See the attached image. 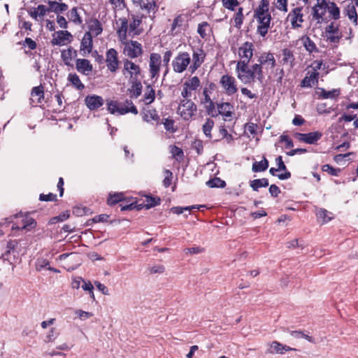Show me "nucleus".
<instances>
[{"instance_id":"nucleus-1","label":"nucleus","mask_w":358,"mask_h":358,"mask_svg":"<svg viewBox=\"0 0 358 358\" xmlns=\"http://www.w3.org/2000/svg\"><path fill=\"white\" fill-rule=\"evenodd\" d=\"M238 78L244 84H250L255 80L262 82L264 74L261 64H255L250 67L244 62H238L236 67Z\"/></svg>"},{"instance_id":"nucleus-2","label":"nucleus","mask_w":358,"mask_h":358,"mask_svg":"<svg viewBox=\"0 0 358 358\" xmlns=\"http://www.w3.org/2000/svg\"><path fill=\"white\" fill-rule=\"evenodd\" d=\"M108 110L111 114L124 115L128 113L138 114V109L131 100L127 99L124 102L110 101L108 103Z\"/></svg>"},{"instance_id":"nucleus-3","label":"nucleus","mask_w":358,"mask_h":358,"mask_svg":"<svg viewBox=\"0 0 358 358\" xmlns=\"http://www.w3.org/2000/svg\"><path fill=\"white\" fill-rule=\"evenodd\" d=\"M191 57L187 52H180L172 61V67L174 72L183 73L190 66Z\"/></svg>"},{"instance_id":"nucleus-4","label":"nucleus","mask_w":358,"mask_h":358,"mask_svg":"<svg viewBox=\"0 0 358 358\" xmlns=\"http://www.w3.org/2000/svg\"><path fill=\"white\" fill-rule=\"evenodd\" d=\"M196 106L190 99H182L178 107L177 113L185 120H189L196 111Z\"/></svg>"},{"instance_id":"nucleus-5","label":"nucleus","mask_w":358,"mask_h":358,"mask_svg":"<svg viewBox=\"0 0 358 358\" xmlns=\"http://www.w3.org/2000/svg\"><path fill=\"white\" fill-rule=\"evenodd\" d=\"M123 76L129 79V81L138 79L141 76V68L134 62L126 59L123 61Z\"/></svg>"},{"instance_id":"nucleus-6","label":"nucleus","mask_w":358,"mask_h":358,"mask_svg":"<svg viewBox=\"0 0 358 358\" xmlns=\"http://www.w3.org/2000/svg\"><path fill=\"white\" fill-rule=\"evenodd\" d=\"M316 4L312 8L313 19L320 24L324 20V16L327 11V0H316Z\"/></svg>"},{"instance_id":"nucleus-7","label":"nucleus","mask_w":358,"mask_h":358,"mask_svg":"<svg viewBox=\"0 0 358 358\" xmlns=\"http://www.w3.org/2000/svg\"><path fill=\"white\" fill-rule=\"evenodd\" d=\"M124 47L123 52L125 55L131 58H136L143 53L142 45L137 41H130L124 43Z\"/></svg>"},{"instance_id":"nucleus-8","label":"nucleus","mask_w":358,"mask_h":358,"mask_svg":"<svg viewBox=\"0 0 358 358\" xmlns=\"http://www.w3.org/2000/svg\"><path fill=\"white\" fill-rule=\"evenodd\" d=\"M206 58V53L202 49L196 48L193 50L192 58L191 59L190 66L189 71L193 73H194L204 62Z\"/></svg>"},{"instance_id":"nucleus-9","label":"nucleus","mask_w":358,"mask_h":358,"mask_svg":"<svg viewBox=\"0 0 358 358\" xmlns=\"http://www.w3.org/2000/svg\"><path fill=\"white\" fill-rule=\"evenodd\" d=\"M220 85L225 94L229 96L234 94L238 91L236 79L231 76H222L220 80Z\"/></svg>"},{"instance_id":"nucleus-10","label":"nucleus","mask_w":358,"mask_h":358,"mask_svg":"<svg viewBox=\"0 0 358 358\" xmlns=\"http://www.w3.org/2000/svg\"><path fill=\"white\" fill-rule=\"evenodd\" d=\"M287 20L290 22L293 29L301 27L303 22V8L296 7L293 8L287 15Z\"/></svg>"},{"instance_id":"nucleus-11","label":"nucleus","mask_w":358,"mask_h":358,"mask_svg":"<svg viewBox=\"0 0 358 358\" xmlns=\"http://www.w3.org/2000/svg\"><path fill=\"white\" fill-rule=\"evenodd\" d=\"M72 35L68 31H59L53 34L51 43L53 45H64L71 41Z\"/></svg>"},{"instance_id":"nucleus-12","label":"nucleus","mask_w":358,"mask_h":358,"mask_svg":"<svg viewBox=\"0 0 358 358\" xmlns=\"http://www.w3.org/2000/svg\"><path fill=\"white\" fill-rule=\"evenodd\" d=\"M253 48L254 45L252 43H244L238 48V55L241 59L239 62H244L245 64H249L250 60L253 55Z\"/></svg>"},{"instance_id":"nucleus-13","label":"nucleus","mask_w":358,"mask_h":358,"mask_svg":"<svg viewBox=\"0 0 358 358\" xmlns=\"http://www.w3.org/2000/svg\"><path fill=\"white\" fill-rule=\"evenodd\" d=\"M295 138L299 141L308 144H315L322 136L320 131L310 132L308 134L296 133Z\"/></svg>"},{"instance_id":"nucleus-14","label":"nucleus","mask_w":358,"mask_h":358,"mask_svg":"<svg viewBox=\"0 0 358 358\" xmlns=\"http://www.w3.org/2000/svg\"><path fill=\"white\" fill-rule=\"evenodd\" d=\"M162 62V57L160 55L157 53H152L150 57V76L157 78L160 70V66Z\"/></svg>"},{"instance_id":"nucleus-15","label":"nucleus","mask_w":358,"mask_h":358,"mask_svg":"<svg viewBox=\"0 0 358 358\" xmlns=\"http://www.w3.org/2000/svg\"><path fill=\"white\" fill-rule=\"evenodd\" d=\"M106 66L108 69L114 73L116 72L118 69V58H117V52L113 49L110 48L106 52Z\"/></svg>"},{"instance_id":"nucleus-16","label":"nucleus","mask_w":358,"mask_h":358,"mask_svg":"<svg viewBox=\"0 0 358 358\" xmlns=\"http://www.w3.org/2000/svg\"><path fill=\"white\" fill-rule=\"evenodd\" d=\"M17 217H22V224L18 225L17 224H13L12 229H24L27 231H30L31 229L36 227V222L32 217L27 215H17Z\"/></svg>"},{"instance_id":"nucleus-17","label":"nucleus","mask_w":358,"mask_h":358,"mask_svg":"<svg viewBox=\"0 0 358 358\" xmlns=\"http://www.w3.org/2000/svg\"><path fill=\"white\" fill-rule=\"evenodd\" d=\"M92 36L90 33H85L81 40L80 51L83 56H87L92 52Z\"/></svg>"},{"instance_id":"nucleus-18","label":"nucleus","mask_w":358,"mask_h":358,"mask_svg":"<svg viewBox=\"0 0 358 358\" xmlns=\"http://www.w3.org/2000/svg\"><path fill=\"white\" fill-rule=\"evenodd\" d=\"M269 2L268 0H261L260 4L255 10L254 17L257 20H260L262 17L271 18L270 13L268 11Z\"/></svg>"},{"instance_id":"nucleus-19","label":"nucleus","mask_w":358,"mask_h":358,"mask_svg":"<svg viewBox=\"0 0 358 358\" xmlns=\"http://www.w3.org/2000/svg\"><path fill=\"white\" fill-rule=\"evenodd\" d=\"M85 103L90 110H93L103 106V99L98 95H88L85 99Z\"/></svg>"},{"instance_id":"nucleus-20","label":"nucleus","mask_w":358,"mask_h":358,"mask_svg":"<svg viewBox=\"0 0 358 358\" xmlns=\"http://www.w3.org/2000/svg\"><path fill=\"white\" fill-rule=\"evenodd\" d=\"M326 33L327 34V39L334 43H338L342 37L338 27L335 26L333 22L326 27Z\"/></svg>"},{"instance_id":"nucleus-21","label":"nucleus","mask_w":358,"mask_h":358,"mask_svg":"<svg viewBox=\"0 0 358 358\" xmlns=\"http://www.w3.org/2000/svg\"><path fill=\"white\" fill-rule=\"evenodd\" d=\"M77 71L84 75H89L93 70V66L90 61L86 59H78L76 62Z\"/></svg>"},{"instance_id":"nucleus-22","label":"nucleus","mask_w":358,"mask_h":358,"mask_svg":"<svg viewBox=\"0 0 358 358\" xmlns=\"http://www.w3.org/2000/svg\"><path fill=\"white\" fill-rule=\"evenodd\" d=\"M258 62L259 63V64H261L262 67L263 65H266V69H273L275 66V59L274 56L272 53L270 52H264L262 54L258 59Z\"/></svg>"},{"instance_id":"nucleus-23","label":"nucleus","mask_w":358,"mask_h":358,"mask_svg":"<svg viewBox=\"0 0 358 358\" xmlns=\"http://www.w3.org/2000/svg\"><path fill=\"white\" fill-rule=\"evenodd\" d=\"M77 56L76 50L70 47L66 50H63L61 52V57L65 65L72 66L71 62Z\"/></svg>"},{"instance_id":"nucleus-24","label":"nucleus","mask_w":358,"mask_h":358,"mask_svg":"<svg viewBox=\"0 0 358 358\" xmlns=\"http://www.w3.org/2000/svg\"><path fill=\"white\" fill-rule=\"evenodd\" d=\"M271 18H263L257 20L259 25L257 27V32L262 36L264 37L268 33L270 27Z\"/></svg>"},{"instance_id":"nucleus-25","label":"nucleus","mask_w":358,"mask_h":358,"mask_svg":"<svg viewBox=\"0 0 358 358\" xmlns=\"http://www.w3.org/2000/svg\"><path fill=\"white\" fill-rule=\"evenodd\" d=\"M31 100L33 103H39L44 98L43 87L41 85L34 87L31 93Z\"/></svg>"},{"instance_id":"nucleus-26","label":"nucleus","mask_w":358,"mask_h":358,"mask_svg":"<svg viewBox=\"0 0 358 358\" xmlns=\"http://www.w3.org/2000/svg\"><path fill=\"white\" fill-rule=\"evenodd\" d=\"M143 120L147 122L151 121L158 122L159 116L157 115V110L152 108H148L144 110Z\"/></svg>"},{"instance_id":"nucleus-27","label":"nucleus","mask_w":358,"mask_h":358,"mask_svg":"<svg viewBox=\"0 0 358 358\" xmlns=\"http://www.w3.org/2000/svg\"><path fill=\"white\" fill-rule=\"evenodd\" d=\"M129 82L131 85L129 91L131 93V96L134 98L138 97L142 92V84L140 79L138 78Z\"/></svg>"},{"instance_id":"nucleus-28","label":"nucleus","mask_w":358,"mask_h":358,"mask_svg":"<svg viewBox=\"0 0 358 358\" xmlns=\"http://www.w3.org/2000/svg\"><path fill=\"white\" fill-rule=\"evenodd\" d=\"M103 31L102 26L98 20H92L89 24V31L86 33H90V35L97 36Z\"/></svg>"},{"instance_id":"nucleus-29","label":"nucleus","mask_w":358,"mask_h":358,"mask_svg":"<svg viewBox=\"0 0 358 358\" xmlns=\"http://www.w3.org/2000/svg\"><path fill=\"white\" fill-rule=\"evenodd\" d=\"M132 22L129 24V34L131 36L139 35L141 33V29H138L141 24V20L139 17H132Z\"/></svg>"},{"instance_id":"nucleus-30","label":"nucleus","mask_w":358,"mask_h":358,"mask_svg":"<svg viewBox=\"0 0 358 358\" xmlns=\"http://www.w3.org/2000/svg\"><path fill=\"white\" fill-rule=\"evenodd\" d=\"M300 41L302 42L306 50L308 52L312 53L317 52L316 45L308 36H303L300 38Z\"/></svg>"},{"instance_id":"nucleus-31","label":"nucleus","mask_w":358,"mask_h":358,"mask_svg":"<svg viewBox=\"0 0 358 358\" xmlns=\"http://www.w3.org/2000/svg\"><path fill=\"white\" fill-rule=\"evenodd\" d=\"M119 21L120 22V27L119 28L117 33L119 37L122 41L127 39V33L128 31V28L129 27L128 25V21L126 18H120Z\"/></svg>"},{"instance_id":"nucleus-32","label":"nucleus","mask_w":358,"mask_h":358,"mask_svg":"<svg viewBox=\"0 0 358 358\" xmlns=\"http://www.w3.org/2000/svg\"><path fill=\"white\" fill-rule=\"evenodd\" d=\"M140 7L142 10H145L149 14L152 13V15L155 14L158 8L155 1H147V2L141 1L140 2ZM153 17L154 15H152V17Z\"/></svg>"},{"instance_id":"nucleus-33","label":"nucleus","mask_w":358,"mask_h":358,"mask_svg":"<svg viewBox=\"0 0 358 358\" xmlns=\"http://www.w3.org/2000/svg\"><path fill=\"white\" fill-rule=\"evenodd\" d=\"M233 106L229 103H222L217 104L218 112L220 115L226 117H231L232 115V109Z\"/></svg>"},{"instance_id":"nucleus-34","label":"nucleus","mask_w":358,"mask_h":358,"mask_svg":"<svg viewBox=\"0 0 358 358\" xmlns=\"http://www.w3.org/2000/svg\"><path fill=\"white\" fill-rule=\"evenodd\" d=\"M345 13L348 15V18L357 25L358 16L355 6L352 3L348 5L345 9Z\"/></svg>"},{"instance_id":"nucleus-35","label":"nucleus","mask_w":358,"mask_h":358,"mask_svg":"<svg viewBox=\"0 0 358 358\" xmlns=\"http://www.w3.org/2000/svg\"><path fill=\"white\" fill-rule=\"evenodd\" d=\"M318 73L312 72L309 76H306L302 82L301 86L303 87H312L317 82Z\"/></svg>"},{"instance_id":"nucleus-36","label":"nucleus","mask_w":358,"mask_h":358,"mask_svg":"<svg viewBox=\"0 0 358 358\" xmlns=\"http://www.w3.org/2000/svg\"><path fill=\"white\" fill-rule=\"evenodd\" d=\"M327 11L334 20L340 17V9L334 2L327 1Z\"/></svg>"},{"instance_id":"nucleus-37","label":"nucleus","mask_w":358,"mask_h":358,"mask_svg":"<svg viewBox=\"0 0 358 358\" xmlns=\"http://www.w3.org/2000/svg\"><path fill=\"white\" fill-rule=\"evenodd\" d=\"M47 10L44 5H38L34 10L29 11V14L33 19L37 20L38 17L45 15Z\"/></svg>"},{"instance_id":"nucleus-38","label":"nucleus","mask_w":358,"mask_h":358,"mask_svg":"<svg viewBox=\"0 0 358 358\" xmlns=\"http://www.w3.org/2000/svg\"><path fill=\"white\" fill-rule=\"evenodd\" d=\"M268 166V162L265 157H264L262 161L253 163L252 170L254 172H261L266 170Z\"/></svg>"},{"instance_id":"nucleus-39","label":"nucleus","mask_w":358,"mask_h":358,"mask_svg":"<svg viewBox=\"0 0 358 358\" xmlns=\"http://www.w3.org/2000/svg\"><path fill=\"white\" fill-rule=\"evenodd\" d=\"M155 92L150 85L146 87L144 94V101L145 104H150L155 101Z\"/></svg>"},{"instance_id":"nucleus-40","label":"nucleus","mask_w":358,"mask_h":358,"mask_svg":"<svg viewBox=\"0 0 358 358\" xmlns=\"http://www.w3.org/2000/svg\"><path fill=\"white\" fill-rule=\"evenodd\" d=\"M69 81L78 90H82L85 85L82 83L78 76L76 73H70L68 76Z\"/></svg>"},{"instance_id":"nucleus-41","label":"nucleus","mask_w":358,"mask_h":358,"mask_svg":"<svg viewBox=\"0 0 358 358\" xmlns=\"http://www.w3.org/2000/svg\"><path fill=\"white\" fill-rule=\"evenodd\" d=\"M210 31L211 29L208 22H203L199 24L197 32L201 38H205Z\"/></svg>"},{"instance_id":"nucleus-42","label":"nucleus","mask_w":358,"mask_h":358,"mask_svg":"<svg viewBox=\"0 0 358 358\" xmlns=\"http://www.w3.org/2000/svg\"><path fill=\"white\" fill-rule=\"evenodd\" d=\"M340 94V90L338 89H334L332 90L327 91L324 89H321L320 96L323 99H335Z\"/></svg>"},{"instance_id":"nucleus-43","label":"nucleus","mask_w":358,"mask_h":358,"mask_svg":"<svg viewBox=\"0 0 358 358\" xmlns=\"http://www.w3.org/2000/svg\"><path fill=\"white\" fill-rule=\"evenodd\" d=\"M268 185V180L266 178L256 179L250 181V187L254 191H257L259 187H265Z\"/></svg>"},{"instance_id":"nucleus-44","label":"nucleus","mask_w":358,"mask_h":358,"mask_svg":"<svg viewBox=\"0 0 358 358\" xmlns=\"http://www.w3.org/2000/svg\"><path fill=\"white\" fill-rule=\"evenodd\" d=\"M205 206H187V207H179L176 206L171 208V211L173 213L180 215L183 213L185 211H190L192 209H199L201 208H204Z\"/></svg>"},{"instance_id":"nucleus-45","label":"nucleus","mask_w":358,"mask_h":358,"mask_svg":"<svg viewBox=\"0 0 358 358\" xmlns=\"http://www.w3.org/2000/svg\"><path fill=\"white\" fill-rule=\"evenodd\" d=\"M200 80L197 76H194L187 80L184 83V86H186L188 87V89H190L192 91H195L197 90L198 87L200 86Z\"/></svg>"},{"instance_id":"nucleus-46","label":"nucleus","mask_w":358,"mask_h":358,"mask_svg":"<svg viewBox=\"0 0 358 358\" xmlns=\"http://www.w3.org/2000/svg\"><path fill=\"white\" fill-rule=\"evenodd\" d=\"M282 56L283 64H289L290 66H292L293 62L294 60V57L292 51H291L289 49L285 48L282 50Z\"/></svg>"},{"instance_id":"nucleus-47","label":"nucleus","mask_w":358,"mask_h":358,"mask_svg":"<svg viewBox=\"0 0 358 358\" xmlns=\"http://www.w3.org/2000/svg\"><path fill=\"white\" fill-rule=\"evenodd\" d=\"M331 215V213L322 208L318 210L317 212V217L318 219L322 220V223H327V222L330 221L333 218Z\"/></svg>"},{"instance_id":"nucleus-48","label":"nucleus","mask_w":358,"mask_h":358,"mask_svg":"<svg viewBox=\"0 0 358 358\" xmlns=\"http://www.w3.org/2000/svg\"><path fill=\"white\" fill-rule=\"evenodd\" d=\"M184 19L181 15L177 16L172 24L171 32L173 34H176L180 31V27L182 25Z\"/></svg>"},{"instance_id":"nucleus-49","label":"nucleus","mask_w":358,"mask_h":358,"mask_svg":"<svg viewBox=\"0 0 358 358\" xmlns=\"http://www.w3.org/2000/svg\"><path fill=\"white\" fill-rule=\"evenodd\" d=\"M206 185L211 188L214 187H224L226 183L224 180H221L220 178H214L213 179L209 180L206 182Z\"/></svg>"},{"instance_id":"nucleus-50","label":"nucleus","mask_w":358,"mask_h":358,"mask_svg":"<svg viewBox=\"0 0 358 358\" xmlns=\"http://www.w3.org/2000/svg\"><path fill=\"white\" fill-rule=\"evenodd\" d=\"M50 6L51 9L56 13H62L68 8L67 5L63 3H59L57 2L50 1Z\"/></svg>"},{"instance_id":"nucleus-51","label":"nucleus","mask_w":358,"mask_h":358,"mask_svg":"<svg viewBox=\"0 0 358 358\" xmlns=\"http://www.w3.org/2000/svg\"><path fill=\"white\" fill-rule=\"evenodd\" d=\"M243 8H239L238 12L235 14L234 17V26L238 29L241 28L243 22L244 16L243 13Z\"/></svg>"},{"instance_id":"nucleus-52","label":"nucleus","mask_w":358,"mask_h":358,"mask_svg":"<svg viewBox=\"0 0 358 358\" xmlns=\"http://www.w3.org/2000/svg\"><path fill=\"white\" fill-rule=\"evenodd\" d=\"M124 199V194L122 193L110 194L108 199V203L109 205H114Z\"/></svg>"},{"instance_id":"nucleus-53","label":"nucleus","mask_w":358,"mask_h":358,"mask_svg":"<svg viewBox=\"0 0 358 358\" xmlns=\"http://www.w3.org/2000/svg\"><path fill=\"white\" fill-rule=\"evenodd\" d=\"M214 126V121L210 118L206 120V122L203 125V131L205 134V135L208 137L211 138V130Z\"/></svg>"},{"instance_id":"nucleus-54","label":"nucleus","mask_w":358,"mask_h":358,"mask_svg":"<svg viewBox=\"0 0 358 358\" xmlns=\"http://www.w3.org/2000/svg\"><path fill=\"white\" fill-rule=\"evenodd\" d=\"M282 344L278 341H273L270 345V352L271 353H278V354H283V351L282 350Z\"/></svg>"},{"instance_id":"nucleus-55","label":"nucleus","mask_w":358,"mask_h":358,"mask_svg":"<svg viewBox=\"0 0 358 358\" xmlns=\"http://www.w3.org/2000/svg\"><path fill=\"white\" fill-rule=\"evenodd\" d=\"M71 20L76 24H80L82 22L81 17L78 15L76 8H73L70 11Z\"/></svg>"},{"instance_id":"nucleus-56","label":"nucleus","mask_w":358,"mask_h":358,"mask_svg":"<svg viewBox=\"0 0 358 358\" xmlns=\"http://www.w3.org/2000/svg\"><path fill=\"white\" fill-rule=\"evenodd\" d=\"M17 245L18 242L16 240H12L8 241L6 245L7 250L5 252L4 255H8V254L14 252Z\"/></svg>"},{"instance_id":"nucleus-57","label":"nucleus","mask_w":358,"mask_h":358,"mask_svg":"<svg viewBox=\"0 0 358 358\" xmlns=\"http://www.w3.org/2000/svg\"><path fill=\"white\" fill-rule=\"evenodd\" d=\"M165 271V267L162 264H155L149 267V271L150 274H161Z\"/></svg>"},{"instance_id":"nucleus-58","label":"nucleus","mask_w":358,"mask_h":358,"mask_svg":"<svg viewBox=\"0 0 358 358\" xmlns=\"http://www.w3.org/2000/svg\"><path fill=\"white\" fill-rule=\"evenodd\" d=\"M82 288L85 290V291H87L89 292L90 295V297L94 300V287L92 285V284L88 281V282H85V280L83 281V285L81 286Z\"/></svg>"},{"instance_id":"nucleus-59","label":"nucleus","mask_w":358,"mask_h":358,"mask_svg":"<svg viewBox=\"0 0 358 358\" xmlns=\"http://www.w3.org/2000/svg\"><path fill=\"white\" fill-rule=\"evenodd\" d=\"M238 5V0H224L223 6L231 10H234L236 6Z\"/></svg>"},{"instance_id":"nucleus-60","label":"nucleus","mask_w":358,"mask_h":358,"mask_svg":"<svg viewBox=\"0 0 358 358\" xmlns=\"http://www.w3.org/2000/svg\"><path fill=\"white\" fill-rule=\"evenodd\" d=\"M245 128L248 132H250V134H252V135L257 134V128H258L257 124H256L253 122H249L245 124Z\"/></svg>"},{"instance_id":"nucleus-61","label":"nucleus","mask_w":358,"mask_h":358,"mask_svg":"<svg viewBox=\"0 0 358 358\" xmlns=\"http://www.w3.org/2000/svg\"><path fill=\"white\" fill-rule=\"evenodd\" d=\"M159 199H156L152 196L146 197V208L154 207L159 203Z\"/></svg>"},{"instance_id":"nucleus-62","label":"nucleus","mask_w":358,"mask_h":358,"mask_svg":"<svg viewBox=\"0 0 358 358\" xmlns=\"http://www.w3.org/2000/svg\"><path fill=\"white\" fill-rule=\"evenodd\" d=\"M323 171L327 172L332 176H337L340 169H336L329 164H325L322 166Z\"/></svg>"},{"instance_id":"nucleus-63","label":"nucleus","mask_w":358,"mask_h":358,"mask_svg":"<svg viewBox=\"0 0 358 358\" xmlns=\"http://www.w3.org/2000/svg\"><path fill=\"white\" fill-rule=\"evenodd\" d=\"M165 177L163 180V184L164 187H168L171 183V179H172V172H171L169 170H166L165 172Z\"/></svg>"},{"instance_id":"nucleus-64","label":"nucleus","mask_w":358,"mask_h":358,"mask_svg":"<svg viewBox=\"0 0 358 358\" xmlns=\"http://www.w3.org/2000/svg\"><path fill=\"white\" fill-rule=\"evenodd\" d=\"M39 199L41 201H55L57 199V195L54 194L52 193H50L48 194H40Z\"/></svg>"}]
</instances>
